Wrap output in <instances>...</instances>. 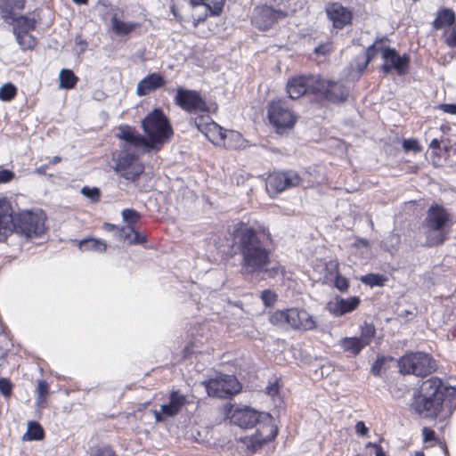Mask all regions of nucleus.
<instances>
[{
	"label": "nucleus",
	"mask_w": 456,
	"mask_h": 456,
	"mask_svg": "<svg viewBox=\"0 0 456 456\" xmlns=\"http://www.w3.org/2000/svg\"><path fill=\"white\" fill-rule=\"evenodd\" d=\"M142 127L148 136V140L128 126L118 128L117 136L124 141L126 150L148 149L158 151L173 134L167 118L159 109L153 110L142 119Z\"/></svg>",
	"instance_id": "f257e3e1"
},
{
	"label": "nucleus",
	"mask_w": 456,
	"mask_h": 456,
	"mask_svg": "<svg viewBox=\"0 0 456 456\" xmlns=\"http://www.w3.org/2000/svg\"><path fill=\"white\" fill-rule=\"evenodd\" d=\"M237 245L242 256L241 271L245 274H260L265 266L271 264L266 244L271 240L270 233L264 230L256 232L244 228L236 234Z\"/></svg>",
	"instance_id": "f03ea898"
},
{
	"label": "nucleus",
	"mask_w": 456,
	"mask_h": 456,
	"mask_svg": "<svg viewBox=\"0 0 456 456\" xmlns=\"http://www.w3.org/2000/svg\"><path fill=\"white\" fill-rule=\"evenodd\" d=\"M231 422L240 428H256L255 434L240 437L242 448L248 454L256 452L264 444L271 441L276 436V430L271 424L270 414L256 411L249 407L236 409L232 413Z\"/></svg>",
	"instance_id": "7ed1b4c3"
},
{
	"label": "nucleus",
	"mask_w": 456,
	"mask_h": 456,
	"mask_svg": "<svg viewBox=\"0 0 456 456\" xmlns=\"http://www.w3.org/2000/svg\"><path fill=\"white\" fill-rule=\"evenodd\" d=\"M427 244L438 246L443 244L448 236L451 227L450 215L439 206H432L425 220Z\"/></svg>",
	"instance_id": "20e7f679"
},
{
	"label": "nucleus",
	"mask_w": 456,
	"mask_h": 456,
	"mask_svg": "<svg viewBox=\"0 0 456 456\" xmlns=\"http://www.w3.org/2000/svg\"><path fill=\"white\" fill-rule=\"evenodd\" d=\"M274 325L289 327L293 330H310L316 327L313 316L304 309L289 308L277 310L270 317Z\"/></svg>",
	"instance_id": "39448f33"
},
{
	"label": "nucleus",
	"mask_w": 456,
	"mask_h": 456,
	"mask_svg": "<svg viewBox=\"0 0 456 456\" xmlns=\"http://www.w3.org/2000/svg\"><path fill=\"white\" fill-rule=\"evenodd\" d=\"M14 225L13 232L21 237H38L45 232V216L42 211H22L14 216Z\"/></svg>",
	"instance_id": "423d86ee"
},
{
	"label": "nucleus",
	"mask_w": 456,
	"mask_h": 456,
	"mask_svg": "<svg viewBox=\"0 0 456 456\" xmlns=\"http://www.w3.org/2000/svg\"><path fill=\"white\" fill-rule=\"evenodd\" d=\"M401 373L413 374L424 377L432 373L436 368V362L432 357L422 352L411 353L403 355L398 362Z\"/></svg>",
	"instance_id": "0eeeda50"
},
{
	"label": "nucleus",
	"mask_w": 456,
	"mask_h": 456,
	"mask_svg": "<svg viewBox=\"0 0 456 456\" xmlns=\"http://www.w3.org/2000/svg\"><path fill=\"white\" fill-rule=\"evenodd\" d=\"M208 396L217 398L230 397L240 390V385L232 375H219L202 382Z\"/></svg>",
	"instance_id": "6e6552de"
},
{
	"label": "nucleus",
	"mask_w": 456,
	"mask_h": 456,
	"mask_svg": "<svg viewBox=\"0 0 456 456\" xmlns=\"http://www.w3.org/2000/svg\"><path fill=\"white\" fill-rule=\"evenodd\" d=\"M124 151L116 160L114 170L119 177L128 182H134L143 172V166L138 161L134 152L130 153L134 149L127 151L122 146Z\"/></svg>",
	"instance_id": "1a4fd4ad"
},
{
	"label": "nucleus",
	"mask_w": 456,
	"mask_h": 456,
	"mask_svg": "<svg viewBox=\"0 0 456 456\" xmlns=\"http://www.w3.org/2000/svg\"><path fill=\"white\" fill-rule=\"evenodd\" d=\"M412 411L422 418L434 419L439 417L441 419H446L452 413L455 407L448 403H443L435 399V401L415 399L411 405Z\"/></svg>",
	"instance_id": "9d476101"
},
{
	"label": "nucleus",
	"mask_w": 456,
	"mask_h": 456,
	"mask_svg": "<svg viewBox=\"0 0 456 456\" xmlns=\"http://www.w3.org/2000/svg\"><path fill=\"white\" fill-rule=\"evenodd\" d=\"M175 102L183 110L191 114H203L208 111L206 102L194 90L179 87L176 90Z\"/></svg>",
	"instance_id": "9b49d317"
},
{
	"label": "nucleus",
	"mask_w": 456,
	"mask_h": 456,
	"mask_svg": "<svg viewBox=\"0 0 456 456\" xmlns=\"http://www.w3.org/2000/svg\"><path fill=\"white\" fill-rule=\"evenodd\" d=\"M316 94L322 96L329 102L339 103L347 99L349 91L340 82L325 79L318 76Z\"/></svg>",
	"instance_id": "f8f14e48"
},
{
	"label": "nucleus",
	"mask_w": 456,
	"mask_h": 456,
	"mask_svg": "<svg viewBox=\"0 0 456 456\" xmlns=\"http://www.w3.org/2000/svg\"><path fill=\"white\" fill-rule=\"evenodd\" d=\"M302 184L303 178L294 170L273 172L268 176L266 181L267 189L276 192H281L292 187L301 186Z\"/></svg>",
	"instance_id": "ddd939ff"
},
{
	"label": "nucleus",
	"mask_w": 456,
	"mask_h": 456,
	"mask_svg": "<svg viewBox=\"0 0 456 456\" xmlns=\"http://www.w3.org/2000/svg\"><path fill=\"white\" fill-rule=\"evenodd\" d=\"M380 53L384 61L381 66L383 73L388 74L392 70H395L399 76H402L407 72L410 58L406 54L400 55L390 47H381Z\"/></svg>",
	"instance_id": "4468645a"
},
{
	"label": "nucleus",
	"mask_w": 456,
	"mask_h": 456,
	"mask_svg": "<svg viewBox=\"0 0 456 456\" xmlns=\"http://www.w3.org/2000/svg\"><path fill=\"white\" fill-rule=\"evenodd\" d=\"M268 118L277 129L290 128L296 121L294 115L281 100L273 101L270 103Z\"/></svg>",
	"instance_id": "2eb2a0df"
},
{
	"label": "nucleus",
	"mask_w": 456,
	"mask_h": 456,
	"mask_svg": "<svg viewBox=\"0 0 456 456\" xmlns=\"http://www.w3.org/2000/svg\"><path fill=\"white\" fill-rule=\"evenodd\" d=\"M319 75L299 76L291 78L287 84V92L291 99H298L304 94H316Z\"/></svg>",
	"instance_id": "dca6fc26"
},
{
	"label": "nucleus",
	"mask_w": 456,
	"mask_h": 456,
	"mask_svg": "<svg viewBox=\"0 0 456 456\" xmlns=\"http://www.w3.org/2000/svg\"><path fill=\"white\" fill-rule=\"evenodd\" d=\"M451 390L455 392L452 388L444 387L442 380L438 378L432 377L422 383L414 398L420 399L422 402L424 400L435 401V399H438V401L445 403L447 400L444 398V391L450 393Z\"/></svg>",
	"instance_id": "f3484780"
},
{
	"label": "nucleus",
	"mask_w": 456,
	"mask_h": 456,
	"mask_svg": "<svg viewBox=\"0 0 456 456\" xmlns=\"http://www.w3.org/2000/svg\"><path fill=\"white\" fill-rule=\"evenodd\" d=\"M15 230L13 209L6 197H0V241H4Z\"/></svg>",
	"instance_id": "a211bd4d"
},
{
	"label": "nucleus",
	"mask_w": 456,
	"mask_h": 456,
	"mask_svg": "<svg viewBox=\"0 0 456 456\" xmlns=\"http://www.w3.org/2000/svg\"><path fill=\"white\" fill-rule=\"evenodd\" d=\"M326 13L335 28L342 29L351 23L353 13L339 3L329 4L326 6Z\"/></svg>",
	"instance_id": "6ab92c4d"
},
{
	"label": "nucleus",
	"mask_w": 456,
	"mask_h": 456,
	"mask_svg": "<svg viewBox=\"0 0 456 456\" xmlns=\"http://www.w3.org/2000/svg\"><path fill=\"white\" fill-rule=\"evenodd\" d=\"M197 126L198 129L204 133L206 137L215 144H223L224 147L228 148H235L240 145V143L232 144L231 142H227V131L224 130L223 127L215 122L207 124L204 128H202L201 125L197 124Z\"/></svg>",
	"instance_id": "aec40b11"
},
{
	"label": "nucleus",
	"mask_w": 456,
	"mask_h": 456,
	"mask_svg": "<svg viewBox=\"0 0 456 456\" xmlns=\"http://www.w3.org/2000/svg\"><path fill=\"white\" fill-rule=\"evenodd\" d=\"M360 304L357 297L350 298L336 297L327 305L328 311L334 316H341L354 311Z\"/></svg>",
	"instance_id": "412c9836"
},
{
	"label": "nucleus",
	"mask_w": 456,
	"mask_h": 456,
	"mask_svg": "<svg viewBox=\"0 0 456 456\" xmlns=\"http://www.w3.org/2000/svg\"><path fill=\"white\" fill-rule=\"evenodd\" d=\"M278 13L269 6L256 9L254 16V24L261 30L268 29L277 20Z\"/></svg>",
	"instance_id": "4be33fe9"
},
{
	"label": "nucleus",
	"mask_w": 456,
	"mask_h": 456,
	"mask_svg": "<svg viewBox=\"0 0 456 456\" xmlns=\"http://www.w3.org/2000/svg\"><path fill=\"white\" fill-rule=\"evenodd\" d=\"M164 84L165 80L161 75L158 73H152L138 83L136 93L139 96H144L151 92L163 86Z\"/></svg>",
	"instance_id": "5701e85b"
},
{
	"label": "nucleus",
	"mask_w": 456,
	"mask_h": 456,
	"mask_svg": "<svg viewBox=\"0 0 456 456\" xmlns=\"http://www.w3.org/2000/svg\"><path fill=\"white\" fill-rule=\"evenodd\" d=\"M17 22L19 24L28 23L26 28H24L20 29V28H14V29H13V32L16 36V40H17L18 44L20 45V47L22 49L33 48L37 44L36 38L28 33V29L31 28L33 27V25L29 24L28 20L22 16L17 20Z\"/></svg>",
	"instance_id": "b1692460"
},
{
	"label": "nucleus",
	"mask_w": 456,
	"mask_h": 456,
	"mask_svg": "<svg viewBox=\"0 0 456 456\" xmlns=\"http://www.w3.org/2000/svg\"><path fill=\"white\" fill-rule=\"evenodd\" d=\"M185 397L177 392H173L168 403L161 405L162 414L172 417L176 415L184 405Z\"/></svg>",
	"instance_id": "393cba45"
},
{
	"label": "nucleus",
	"mask_w": 456,
	"mask_h": 456,
	"mask_svg": "<svg viewBox=\"0 0 456 456\" xmlns=\"http://www.w3.org/2000/svg\"><path fill=\"white\" fill-rule=\"evenodd\" d=\"M111 28L112 31L118 36H126L134 31L139 27L138 23L126 22L118 19L117 14H114L111 18Z\"/></svg>",
	"instance_id": "a878e982"
},
{
	"label": "nucleus",
	"mask_w": 456,
	"mask_h": 456,
	"mask_svg": "<svg viewBox=\"0 0 456 456\" xmlns=\"http://www.w3.org/2000/svg\"><path fill=\"white\" fill-rule=\"evenodd\" d=\"M339 345L345 352L357 355L365 347V345L358 337L345 338L339 341Z\"/></svg>",
	"instance_id": "bb28decb"
},
{
	"label": "nucleus",
	"mask_w": 456,
	"mask_h": 456,
	"mask_svg": "<svg viewBox=\"0 0 456 456\" xmlns=\"http://www.w3.org/2000/svg\"><path fill=\"white\" fill-rule=\"evenodd\" d=\"M455 20V14L452 10L441 11L434 21V28L436 29L452 26Z\"/></svg>",
	"instance_id": "cd10ccee"
},
{
	"label": "nucleus",
	"mask_w": 456,
	"mask_h": 456,
	"mask_svg": "<svg viewBox=\"0 0 456 456\" xmlns=\"http://www.w3.org/2000/svg\"><path fill=\"white\" fill-rule=\"evenodd\" d=\"M44 437V429L35 421L28 423L27 432L23 436V440L26 441H38Z\"/></svg>",
	"instance_id": "c85d7f7f"
},
{
	"label": "nucleus",
	"mask_w": 456,
	"mask_h": 456,
	"mask_svg": "<svg viewBox=\"0 0 456 456\" xmlns=\"http://www.w3.org/2000/svg\"><path fill=\"white\" fill-rule=\"evenodd\" d=\"M77 81V77L70 69H61L60 72V86L66 89L73 88Z\"/></svg>",
	"instance_id": "c756f323"
},
{
	"label": "nucleus",
	"mask_w": 456,
	"mask_h": 456,
	"mask_svg": "<svg viewBox=\"0 0 456 456\" xmlns=\"http://www.w3.org/2000/svg\"><path fill=\"white\" fill-rule=\"evenodd\" d=\"M81 250H93L96 252H104L106 249V244L99 240L89 239L82 240L79 244Z\"/></svg>",
	"instance_id": "7c9ffc66"
},
{
	"label": "nucleus",
	"mask_w": 456,
	"mask_h": 456,
	"mask_svg": "<svg viewBox=\"0 0 456 456\" xmlns=\"http://www.w3.org/2000/svg\"><path fill=\"white\" fill-rule=\"evenodd\" d=\"M376 333L375 327L372 324L364 322L361 326V336L358 338L365 346H368L372 338H374Z\"/></svg>",
	"instance_id": "2f4dec72"
},
{
	"label": "nucleus",
	"mask_w": 456,
	"mask_h": 456,
	"mask_svg": "<svg viewBox=\"0 0 456 456\" xmlns=\"http://www.w3.org/2000/svg\"><path fill=\"white\" fill-rule=\"evenodd\" d=\"M23 0H0V9L4 12V17L11 13L12 9H21Z\"/></svg>",
	"instance_id": "473e14b6"
},
{
	"label": "nucleus",
	"mask_w": 456,
	"mask_h": 456,
	"mask_svg": "<svg viewBox=\"0 0 456 456\" xmlns=\"http://www.w3.org/2000/svg\"><path fill=\"white\" fill-rule=\"evenodd\" d=\"M284 267L281 265L279 263H273L265 266V269L261 273L266 274L268 278H275L280 274H283Z\"/></svg>",
	"instance_id": "72a5a7b5"
},
{
	"label": "nucleus",
	"mask_w": 456,
	"mask_h": 456,
	"mask_svg": "<svg viewBox=\"0 0 456 456\" xmlns=\"http://www.w3.org/2000/svg\"><path fill=\"white\" fill-rule=\"evenodd\" d=\"M16 93V87L12 84L7 83L0 88V100L9 102L15 97Z\"/></svg>",
	"instance_id": "f704fd0d"
},
{
	"label": "nucleus",
	"mask_w": 456,
	"mask_h": 456,
	"mask_svg": "<svg viewBox=\"0 0 456 456\" xmlns=\"http://www.w3.org/2000/svg\"><path fill=\"white\" fill-rule=\"evenodd\" d=\"M204 4L211 12V14L218 15L224 4V0H202Z\"/></svg>",
	"instance_id": "c9c22d12"
},
{
	"label": "nucleus",
	"mask_w": 456,
	"mask_h": 456,
	"mask_svg": "<svg viewBox=\"0 0 456 456\" xmlns=\"http://www.w3.org/2000/svg\"><path fill=\"white\" fill-rule=\"evenodd\" d=\"M381 47H377L376 44H373L370 45L367 48L366 51V59L362 66H359L358 69L360 72H363V70L366 69L368 63L371 61L378 54L379 52H380Z\"/></svg>",
	"instance_id": "e433bc0d"
},
{
	"label": "nucleus",
	"mask_w": 456,
	"mask_h": 456,
	"mask_svg": "<svg viewBox=\"0 0 456 456\" xmlns=\"http://www.w3.org/2000/svg\"><path fill=\"white\" fill-rule=\"evenodd\" d=\"M81 193L92 202H98L101 198V191L96 187L90 188L85 186L81 189Z\"/></svg>",
	"instance_id": "4c0bfd02"
},
{
	"label": "nucleus",
	"mask_w": 456,
	"mask_h": 456,
	"mask_svg": "<svg viewBox=\"0 0 456 456\" xmlns=\"http://www.w3.org/2000/svg\"><path fill=\"white\" fill-rule=\"evenodd\" d=\"M37 403L43 404L45 401V397L48 394V384L45 381L39 380L37 383Z\"/></svg>",
	"instance_id": "58836bf2"
},
{
	"label": "nucleus",
	"mask_w": 456,
	"mask_h": 456,
	"mask_svg": "<svg viewBox=\"0 0 456 456\" xmlns=\"http://www.w3.org/2000/svg\"><path fill=\"white\" fill-rule=\"evenodd\" d=\"M122 216L124 221L130 224L136 223L139 220L140 214L134 209L126 208L122 211Z\"/></svg>",
	"instance_id": "ea45409f"
},
{
	"label": "nucleus",
	"mask_w": 456,
	"mask_h": 456,
	"mask_svg": "<svg viewBox=\"0 0 456 456\" xmlns=\"http://www.w3.org/2000/svg\"><path fill=\"white\" fill-rule=\"evenodd\" d=\"M339 263L337 259H331L326 264V272L330 277H336L339 274Z\"/></svg>",
	"instance_id": "a19ab883"
},
{
	"label": "nucleus",
	"mask_w": 456,
	"mask_h": 456,
	"mask_svg": "<svg viewBox=\"0 0 456 456\" xmlns=\"http://www.w3.org/2000/svg\"><path fill=\"white\" fill-rule=\"evenodd\" d=\"M261 298L265 305H272L276 301V294L270 289H265L261 293Z\"/></svg>",
	"instance_id": "79ce46f5"
},
{
	"label": "nucleus",
	"mask_w": 456,
	"mask_h": 456,
	"mask_svg": "<svg viewBox=\"0 0 456 456\" xmlns=\"http://www.w3.org/2000/svg\"><path fill=\"white\" fill-rule=\"evenodd\" d=\"M334 285L341 292L346 291L349 287L347 279L340 274L335 277Z\"/></svg>",
	"instance_id": "37998d69"
},
{
	"label": "nucleus",
	"mask_w": 456,
	"mask_h": 456,
	"mask_svg": "<svg viewBox=\"0 0 456 456\" xmlns=\"http://www.w3.org/2000/svg\"><path fill=\"white\" fill-rule=\"evenodd\" d=\"M445 43L450 47H456V27H452L445 32Z\"/></svg>",
	"instance_id": "c03bdc74"
},
{
	"label": "nucleus",
	"mask_w": 456,
	"mask_h": 456,
	"mask_svg": "<svg viewBox=\"0 0 456 456\" xmlns=\"http://www.w3.org/2000/svg\"><path fill=\"white\" fill-rule=\"evenodd\" d=\"M0 392L4 396H9L12 392V383L9 379L2 378L0 379Z\"/></svg>",
	"instance_id": "a18cd8bd"
},
{
	"label": "nucleus",
	"mask_w": 456,
	"mask_h": 456,
	"mask_svg": "<svg viewBox=\"0 0 456 456\" xmlns=\"http://www.w3.org/2000/svg\"><path fill=\"white\" fill-rule=\"evenodd\" d=\"M403 147L405 151H420V148L419 146V143L414 139H408L404 140L403 142Z\"/></svg>",
	"instance_id": "49530a36"
},
{
	"label": "nucleus",
	"mask_w": 456,
	"mask_h": 456,
	"mask_svg": "<svg viewBox=\"0 0 456 456\" xmlns=\"http://www.w3.org/2000/svg\"><path fill=\"white\" fill-rule=\"evenodd\" d=\"M380 276L377 274H368L362 278V281L365 284H369L370 286L379 285L380 284Z\"/></svg>",
	"instance_id": "de8ad7c7"
},
{
	"label": "nucleus",
	"mask_w": 456,
	"mask_h": 456,
	"mask_svg": "<svg viewBox=\"0 0 456 456\" xmlns=\"http://www.w3.org/2000/svg\"><path fill=\"white\" fill-rule=\"evenodd\" d=\"M134 228L131 225H126L121 228L119 232V236L124 240H128L130 242V239H133Z\"/></svg>",
	"instance_id": "09e8293b"
},
{
	"label": "nucleus",
	"mask_w": 456,
	"mask_h": 456,
	"mask_svg": "<svg viewBox=\"0 0 456 456\" xmlns=\"http://www.w3.org/2000/svg\"><path fill=\"white\" fill-rule=\"evenodd\" d=\"M14 177V173L8 169L0 168V183L11 182Z\"/></svg>",
	"instance_id": "8fccbe9b"
},
{
	"label": "nucleus",
	"mask_w": 456,
	"mask_h": 456,
	"mask_svg": "<svg viewBox=\"0 0 456 456\" xmlns=\"http://www.w3.org/2000/svg\"><path fill=\"white\" fill-rule=\"evenodd\" d=\"M91 456H115V453L111 448L102 447L94 450Z\"/></svg>",
	"instance_id": "3c124183"
},
{
	"label": "nucleus",
	"mask_w": 456,
	"mask_h": 456,
	"mask_svg": "<svg viewBox=\"0 0 456 456\" xmlns=\"http://www.w3.org/2000/svg\"><path fill=\"white\" fill-rule=\"evenodd\" d=\"M175 1L176 0H174L173 4L171 5V11H172L173 14L175 15V17L181 20L183 18V10H182L183 6H179Z\"/></svg>",
	"instance_id": "603ef678"
},
{
	"label": "nucleus",
	"mask_w": 456,
	"mask_h": 456,
	"mask_svg": "<svg viewBox=\"0 0 456 456\" xmlns=\"http://www.w3.org/2000/svg\"><path fill=\"white\" fill-rule=\"evenodd\" d=\"M331 51V45L330 43L321 45L314 49L316 54L325 55Z\"/></svg>",
	"instance_id": "864d4df0"
},
{
	"label": "nucleus",
	"mask_w": 456,
	"mask_h": 456,
	"mask_svg": "<svg viewBox=\"0 0 456 456\" xmlns=\"http://www.w3.org/2000/svg\"><path fill=\"white\" fill-rule=\"evenodd\" d=\"M439 109L446 113L456 115V104H441Z\"/></svg>",
	"instance_id": "5fc2aeb1"
},
{
	"label": "nucleus",
	"mask_w": 456,
	"mask_h": 456,
	"mask_svg": "<svg viewBox=\"0 0 456 456\" xmlns=\"http://www.w3.org/2000/svg\"><path fill=\"white\" fill-rule=\"evenodd\" d=\"M146 241L145 237L142 236L138 232L134 229L133 239H130V243L141 244Z\"/></svg>",
	"instance_id": "6e6d98bb"
},
{
	"label": "nucleus",
	"mask_w": 456,
	"mask_h": 456,
	"mask_svg": "<svg viewBox=\"0 0 456 456\" xmlns=\"http://www.w3.org/2000/svg\"><path fill=\"white\" fill-rule=\"evenodd\" d=\"M241 140V135L238 132L235 131H227V139L226 142H230V141L240 142Z\"/></svg>",
	"instance_id": "4d7b16f0"
},
{
	"label": "nucleus",
	"mask_w": 456,
	"mask_h": 456,
	"mask_svg": "<svg viewBox=\"0 0 456 456\" xmlns=\"http://www.w3.org/2000/svg\"><path fill=\"white\" fill-rule=\"evenodd\" d=\"M356 432L361 436H365L368 432V428L362 421H359L355 425Z\"/></svg>",
	"instance_id": "13d9d810"
},
{
	"label": "nucleus",
	"mask_w": 456,
	"mask_h": 456,
	"mask_svg": "<svg viewBox=\"0 0 456 456\" xmlns=\"http://www.w3.org/2000/svg\"><path fill=\"white\" fill-rule=\"evenodd\" d=\"M279 387L276 383L271 384L266 387V394L270 396H275L278 394Z\"/></svg>",
	"instance_id": "bf43d9fd"
},
{
	"label": "nucleus",
	"mask_w": 456,
	"mask_h": 456,
	"mask_svg": "<svg viewBox=\"0 0 456 456\" xmlns=\"http://www.w3.org/2000/svg\"><path fill=\"white\" fill-rule=\"evenodd\" d=\"M382 363H383V360H382V359H378V360L376 361V362H375V363H374V365L372 366V372H373L374 374H379V368H380V366L382 365Z\"/></svg>",
	"instance_id": "052dcab7"
},
{
	"label": "nucleus",
	"mask_w": 456,
	"mask_h": 456,
	"mask_svg": "<svg viewBox=\"0 0 456 456\" xmlns=\"http://www.w3.org/2000/svg\"><path fill=\"white\" fill-rule=\"evenodd\" d=\"M49 165H43V166H40L38 167L37 169H36V172L39 175H44L45 174V171L47 169Z\"/></svg>",
	"instance_id": "680f3d73"
},
{
	"label": "nucleus",
	"mask_w": 456,
	"mask_h": 456,
	"mask_svg": "<svg viewBox=\"0 0 456 456\" xmlns=\"http://www.w3.org/2000/svg\"><path fill=\"white\" fill-rule=\"evenodd\" d=\"M429 147L432 149H438L440 147V142L437 139H433L429 144Z\"/></svg>",
	"instance_id": "e2e57ef3"
},
{
	"label": "nucleus",
	"mask_w": 456,
	"mask_h": 456,
	"mask_svg": "<svg viewBox=\"0 0 456 456\" xmlns=\"http://www.w3.org/2000/svg\"><path fill=\"white\" fill-rule=\"evenodd\" d=\"M153 413H154L155 419H156V420H157L158 422H160V421H162V420H163V418H162V416H161V413H162V412H159V411H154V412H153Z\"/></svg>",
	"instance_id": "0e129e2a"
},
{
	"label": "nucleus",
	"mask_w": 456,
	"mask_h": 456,
	"mask_svg": "<svg viewBox=\"0 0 456 456\" xmlns=\"http://www.w3.org/2000/svg\"><path fill=\"white\" fill-rule=\"evenodd\" d=\"M201 3H202V0H189L188 4L194 6V5L201 4Z\"/></svg>",
	"instance_id": "69168bd1"
},
{
	"label": "nucleus",
	"mask_w": 456,
	"mask_h": 456,
	"mask_svg": "<svg viewBox=\"0 0 456 456\" xmlns=\"http://www.w3.org/2000/svg\"><path fill=\"white\" fill-rule=\"evenodd\" d=\"M60 161H61V159L56 156V157L53 158V159L50 160L48 165H54V164L59 163Z\"/></svg>",
	"instance_id": "338daca9"
},
{
	"label": "nucleus",
	"mask_w": 456,
	"mask_h": 456,
	"mask_svg": "<svg viewBox=\"0 0 456 456\" xmlns=\"http://www.w3.org/2000/svg\"><path fill=\"white\" fill-rule=\"evenodd\" d=\"M74 3L77 4H86L88 0H72Z\"/></svg>",
	"instance_id": "774afa93"
}]
</instances>
